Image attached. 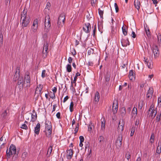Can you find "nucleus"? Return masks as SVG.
Wrapping results in <instances>:
<instances>
[{"mask_svg":"<svg viewBox=\"0 0 161 161\" xmlns=\"http://www.w3.org/2000/svg\"><path fill=\"white\" fill-rule=\"evenodd\" d=\"M55 93H53L51 95H50V97L53 99H54L55 98Z\"/></svg>","mask_w":161,"mask_h":161,"instance_id":"50","label":"nucleus"},{"mask_svg":"<svg viewBox=\"0 0 161 161\" xmlns=\"http://www.w3.org/2000/svg\"><path fill=\"white\" fill-rule=\"evenodd\" d=\"M122 28L123 34L125 36H126L127 34V28L126 26L123 25Z\"/></svg>","mask_w":161,"mask_h":161,"instance_id":"25","label":"nucleus"},{"mask_svg":"<svg viewBox=\"0 0 161 161\" xmlns=\"http://www.w3.org/2000/svg\"><path fill=\"white\" fill-rule=\"evenodd\" d=\"M91 25L89 23L85 24L83 25V29L86 33L89 32L91 30Z\"/></svg>","mask_w":161,"mask_h":161,"instance_id":"12","label":"nucleus"},{"mask_svg":"<svg viewBox=\"0 0 161 161\" xmlns=\"http://www.w3.org/2000/svg\"><path fill=\"white\" fill-rule=\"evenodd\" d=\"M51 26L50 19L49 16L48 15H47L45 19V29L47 32L50 29Z\"/></svg>","mask_w":161,"mask_h":161,"instance_id":"5","label":"nucleus"},{"mask_svg":"<svg viewBox=\"0 0 161 161\" xmlns=\"http://www.w3.org/2000/svg\"><path fill=\"white\" fill-rule=\"evenodd\" d=\"M124 123L122 122L121 123V121H119V125L118 128V131L119 132H121L124 129Z\"/></svg>","mask_w":161,"mask_h":161,"instance_id":"15","label":"nucleus"},{"mask_svg":"<svg viewBox=\"0 0 161 161\" xmlns=\"http://www.w3.org/2000/svg\"><path fill=\"white\" fill-rule=\"evenodd\" d=\"M65 19V15L64 14H61L58 19L57 25L58 27L63 26L64 24Z\"/></svg>","mask_w":161,"mask_h":161,"instance_id":"6","label":"nucleus"},{"mask_svg":"<svg viewBox=\"0 0 161 161\" xmlns=\"http://www.w3.org/2000/svg\"><path fill=\"white\" fill-rule=\"evenodd\" d=\"M27 155V153L26 152L23 153L22 154V158H25Z\"/></svg>","mask_w":161,"mask_h":161,"instance_id":"49","label":"nucleus"},{"mask_svg":"<svg viewBox=\"0 0 161 161\" xmlns=\"http://www.w3.org/2000/svg\"><path fill=\"white\" fill-rule=\"evenodd\" d=\"M52 91H53V93H55L57 91V88L56 87H54L52 88Z\"/></svg>","mask_w":161,"mask_h":161,"instance_id":"51","label":"nucleus"},{"mask_svg":"<svg viewBox=\"0 0 161 161\" xmlns=\"http://www.w3.org/2000/svg\"><path fill=\"white\" fill-rule=\"evenodd\" d=\"M125 158L129 160L130 158V153L129 152H127L125 155Z\"/></svg>","mask_w":161,"mask_h":161,"instance_id":"42","label":"nucleus"},{"mask_svg":"<svg viewBox=\"0 0 161 161\" xmlns=\"http://www.w3.org/2000/svg\"><path fill=\"white\" fill-rule=\"evenodd\" d=\"M56 117H57L58 118V119H59L60 118V112H58L56 115Z\"/></svg>","mask_w":161,"mask_h":161,"instance_id":"63","label":"nucleus"},{"mask_svg":"<svg viewBox=\"0 0 161 161\" xmlns=\"http://www.w3.org/2000/svg\"><path fill=\"white\" fill-rule=\"evenodd\" d=\"M30 21L29 17L27 16V11L25 9L21 14V23L23 27H27Z\"/></svg>","mask_w":161,"mask_h":161,"instance_id":"1","label":"nucleus"},{"mask_svg":"<svg viewBox=\"0 0 161 161\" xmlns=\"http://www.w3.org/2000/svg\"><path fill=\"white\" fill-rule=\"evenodd\" d=\"M67 71H68V72H70V64H67Z\"/></svg>","mask_w":161,"mask_h":161,"instance_id":"48","label":"nucleus"},{"mask_svg":"<svg viewBox=\"0 0 161 161\" xmlns=\"http://www.w3.org/2000/svg\"><path fill=\"white\" fill-rule=\"evenodd\" d=\"M18 84L19 85L22 84V86H24V80L22 77H20L18 80Z\"/></svg>","mask_w":161,"mask_h":161,"instance_id":"26","label":"nucleus"},{"mask_svg":"<svg viewBox=\"0 0 161 161\" xmlns=\"http://www.w3.org/2000/svg\"><path fill=\"white\" fill-rule=\"evenodd\" d=\"M101 129L102 130H104L105 126V120L104 118H103L101 119Z\"/></svg>","mask_w":161,"mask_h":161,"instance_id":"19","label":"nucleus"},{"mask_svg":"<svg viewBox=\"0 0 161 161\" xmlns=\"http://www.w3.org/2000/svg\"><path fill=\"white\" fill-rule=\"evenodd\" d=\"M145 64H147V62L148 61H150V60H148L147 58L146 57H144L143 60Z\"/></svg>","mask_w":161,"mask_h":161,"instance_id":"57","label":"nucleus"},{"mask_svg":"<svg viewBox=\"0 0 161 161\" xmlns=\"http://www.w3.org/2000/svg\"><path fill=\"white\" fill-rule=\"evenodd\" d=\"M110 75L108 73H107L105 76V80L106 82H108L110 80Z\"/></svg>","mask_w":161,"mask_h":161,"instance_id":"35","label":"nucleus"},{"mask_svg":"<svg viewBox=\"0 0 161 161\" xmlns=\"http://www.w3.org/2000/svg\"><path fill=\"white\" fill-rule=\"evenodd\" d=\"M57 107L56 104H54L53 105V110L52 112L54 111L55 110L56 108Z\"/></svg>","mask_w":161,"mask_h":161,"instance_id":"61","label":"nucleus"},{"mask_svg":"<svg viewBox=\"0 0 161 161\" xmlns=\"http://www.w3.org/2000/svg\"><path fill=\"white\" fill-rule=\"evenodd\" d=\"M20 72V70L19 68H17L16 69L15 73L14 76V79L15 81H16L18 80L19 78L20 77L19 76V73Z\"/></svg>","mask_w":161,"mask_h":161,"instance_id":"13","label":"nucleus"},{"mask_svg":"<svg viewBox=\"0 0 161 161\" xmlns=\"http://www.w3.org/2000/svg\"><path fill=\"white\" fill-rule=\"evenodd\" d=\"M154 54V57L155 58H158L159 56V53L158 48L157 46H153L152 48Z\"/></svg>","mask_w":161,"mask_h":161,"instance_id":"9","label":"nucleus"},{"mask_svg":"<svg viewBox=\"0 0 161 161\" xmlns=\"http://www.w3.org/2000/svg\"><path fill=\"white\" fill-rule=\"evenodd\" d=\"M97 0H92L91 3L92 6L94 5L95 4L97 3Z\"/></svg>","mask_w":161,"mask_h":161,"instance_id":"53","label":"nucleus"},{"mask_svg":"<svg viewBox=\"0 0 161 161\" xmlns=\"http://www.w3.org/2000/svg\"><path fill=\"white\" fill-rule=\"evenodd\" d=\"M40 128V124L38 123L35 127L34 132L36 134L38 135L39 133Z\"/></svg>","mask_w":161,"mask_h":161,"instance_id":"21","label":"nucleus"},{"mask_svg":"<svg viewBox=\"0 0 161 161\" xmlns=\"http://www.w3.org/2000/svg\"><path fill=\"white\" fill-rule=\"evenodd\" d=\"M80 141L81 142H84V139L83 136H80Z\"/></svg>","mask_w":161,"mask_h":161,"instance_id":"52","label":"nucleus"},{"mask_svg":"<svg viewBox=\"0 0 161 161\" xmlns=\"http://www.w3.org/2000/svg\"><path fill=\"white\" fill-rule=\"evenodd\" d=\"M149 111L150 112V116L152 118H153L155 116L157 113V110L156 108L154 109V106L153 105H152L150 106Z\"/></svg>","mask_w":161,"mask_h":161,"instance_id":"8","label":"nucleus"},{"mask_svg":"<svg viewBox=\"0 0 161 161\" xmlns=\"http://www.w3.org/2000/svg\"><path fill=\"white\" fill-rule=\"evenodd\" d=\"M43 88V86L42 85L40 84L37 87L36 90V92L38 94H41Z\"/></svg>","mask_w":161,"mask_h":161,"instance_id":"20","label":"nucleus"},{"mask_svg":"<svg viewBox=\"0 0 161 161\" xmlns=\"http://www.w3.org/2000/svg\"><path fill=\"white\" fill-rule=\"evenodd\" d=\"M31 85V82L30 73L26 72L24 76V87L28 89L30 87Z\"/></svg>","mask_w":161,"mask_h":161,"instance_id":"2","label":"nucleus"},{"mask_svg":"<svg viewBox=\"0 0 161 161\" xmlns=\"http://www.w3.org/2000/svg\"><path fill=\"white\" fill-rule=\"evenodd\" d=\"M118 102L117 100H114L113 104L112 111L114 114L117 113L118 109Z\"/></svg>","mask_w":161,"mask_h":161,"instance_id":"11","label":"nucleus"},{"mask_svg":"<svg viewBox=\"0 0 161 161\" xmlns=\"http://www.w3.org/2000/svg\"><path fill=\"white\" fill-rule=\"evenodd\" d=\"M66 157L68 159H70V150H68L67 151Z\"/></svg>","mask_w":161,"mask_h":161,"instance_id":"38","label":"nucleus"},{"mask_svg":"<svg viewBox=\"0 0 161 161\" xmlns=\"http://www.w3.org/2000/svg\"><path fill=\"white\" fill-rule=\"evenodd\" d=\"M158 103H160V104L161 105V95L158 98Z\"/></svg>","mask_w":161,"mask_h":161,"instance_id":"59","label":"nucleus"},{"mask_svg":"<svg viewBox=\"0 0 161 161\" xmlns=\"http://www.w3.org/2000/svg\"><path fill=\"white\" fill-rule=\"evenodd\" d=\"M6 143V139L4 138V137L2 136L0 139V144L1 145H4Z\"/></svg>","mask_w":161,"mask_h":161,"instance_id":"28","label":"nucleus"},{"mask_svg":"<svg viewBox=\"0 0 161 161\" xmlns=\"http://www.w3.org/2000/svg\"><path fill=\"white\" fill-rule=\"evenodd\" d=\"M161 116L158 114L156 116V122H158L160 119Z\"/></svg>","mask_w":161,"mask_h":161,"instance_id":"46","label":"nucleus"},{"mask_svg":"<svg viewBox=\"0 0 161 161\" xmlns=\"http://www.w3.org/2000/svg\"><path fill=\"white\" fill-rule=\"evenodd\" d=\"M121 43L122 46L123 47H126L127 45H129L130 44V42L128 39L126 40H122L121 41Z\"/></svg>","mask_w":161,"mask_h":161,"instance_id":"16","label":"nucleus"},{"mask_svg":"<svg viewBox=\"0 0 161 161\" xmlns=\"http://www.w3.org/2000/svg\"><path fill=\"white\" fill-rule=\"evenodd\" d=\"M103 137L102 136H100L99 137L98 140L100 142H101L103 140Z\"/></svg>","mask_w":161,"mask_h":161,"instance_id":"58","label":"nucleus"},{"mask_svg":"<svg viewBox=\"0 0 161 161\" xmlns=\"http://www.w3.org/2000/svg\"><path fill=\"white\" fill-rule=\"evenodd\" d=\"M69 98V97L68 96H66L64 98V99L63 100V102L64 103L66 101H67L68 100V99Z\"/></svg>","mask_w":161,"mask_h":161,"instance_id":"56","label":"nucleus"},{"mask_svg":"<svg viewBox=\"0 0 161 161\" xmlns=\"http://www.w3.org/2000/svg\"><path fill=\"white\" fill-rule=\"evenodd\" d=\"M52 126L50 122L48 121L45 123V132L47 136L49 138L51 136L52 133Z\"/></svg>","mask_w":161,"mask_h":161,"instance_id":"3","label":"nucleus"},{"mask_svg":"<svg viewBox=\"0 0 161 161\" xmlns=\"http://www.w3.org/2000/svg\"><path fill=\"white\" fill-rule=\"evenodd\" d=\"M53 146L51 145L48 148L47 152V154L50 155L52 152L53 149Z\"/></svg>","mask_w":161,"mask_h":161,"instance_id":"33","label":"nucleus"},{"mask_svg":"<svg viewBox=\"0 0 161 161\" xmlns=\"http://www.w3.org/2000/svg\"><path fill=\"white\" fill-rule=\"evenodd\" d=\"M137 111L136 108L134 107L132 111L131 115L132 117H135L137 114Z\"/></svg>","mask_w":161,"mask_h":161,"instance_id":"23","label":"nucleus"},{"mask_svg":"<svg viewBox=\"0 0 161 161\" xmlns=\"http://www.w3.org/2000/svg\"><path fill=\"white\" fill-rule=\"evenodd\" d=\"M79 124L78 123L76 124H75V125H74V127H73V128L75 129V133L76 134L77 131H78L79 129Z\"/></svg>","mask_w":161,"mask_h":161,"instance_id":"29","label":"nucleus"},{"mask_svg":"<svg viewBox=\"0 0 161 161\" xmlns=\"http://www.w3.org/2000/svg\"><path fill=\"white\" fill-rule=\"evenodd\" d=\"M48 43L47 42H46L44 44L42 52V57L44 58L47 57L48 53Z\"/></svg>","mask_w":161,"mask_h":161,"instance_id":"7","label":"nucleus"},{"mask_svg":"<svg viewBox=\"0 0 161 161\" xmlns=\"http://www.w3.org/2000/svg\"><path fill=\"white\" fill-rule=\"evenodd\" d=\"M93 50L92 49L88 50L87 52L88 54L89 55H90L91 53H93Z\"/></svg>","mask_w":161,"mask_h":161,"instance_id":"55","label":"nucleus"},{"mask_svg":"<svg viewBox=\"0 0 161 161\" xmlns=\"http://www.w3.org/2000/svg\"><path fill=\"white\" fill-rule=\"evenodd\" d=\"M51 7V4L49 2H47V3L46 7L45 8V10L47 12H48L49 11Z\"/></svg>","mask_w":161,"mask_h":161,"instance_id":"27","label":"nucleus"},{"mask_svg":"<svg viewBox=\"0 0 161 161\" xmlns=\"http://www.w3.org/2000/svg\"><path fill=\"white\" fill-rule=\"evenodd\" d=\"M158 39V41H161V35L160 34H158V35L157 36Z\"/></svg>","mask_w":161,"mask_h":161,"instance_id":"60","label":"nucleus"},{"mask_svg":"<svg viewBox=\"0 0 161 161\" xmlns=\"http://www.w3.org/2000/svg\"><path fill=\"white\" fill-rule=\"evenodd\" d=\"M152 62L151 60H150V61H148L147 62V64H147L148 66V67L149 68L152 69L153 68V65L152 64Z\"/></svg>","mask_w":161,"mask_h":161,"instance_id":"31","label":"nucleus"},{"mask_svg":"<svg viewBox=\"0 0 161 161\" xmlns=\"http://www.w3.org/2000/svg\"><path fill=\"white\" fill-rule=\"evenodd\" d=\"M38 26H32L31 27V31L32 32L35 33L37 31Z\"/></svg>","mask_w":161,"mask_h":161,"instance_id":"34","label":"nucleus"},{"mask_svg":"<svg viewBox=\"0 0 161 161\" xmlns=\"http://www.w3.org/2000/svg\"><path fill=\"white\" fill-rule=\"evenodd\" d=\"M135 131V128L134 127H132L131 130V133L130 134V136H133L134 132Z\"/></svg>","mask_w":161,"mask_h":161,"instance_id":"43","label":"nucleus"},{"mask_svg":"<svg viewBox=\"0 0 161 161\" xmlns=\"http://www.w3.org/2000/svg\"><path fill=\"white\" fill-rule=\"evenodd\" d=\"M98 13L100 16V18L103 19V11L101 10L100 8L98 9Z\"/></svg>","mask_w":161,"mask_h":161,"instance_id":"37","label":"nucleus"},{"mask_svg":"<svg viewBox=\"0 0 161 161\" xmlns=\"http://www.w3.org/2000/svg\"><path fill=\"white\" fill-rule=\"evenodd\" d=\"M38 21L37 19H35L33 22V23L32 26H38Z\"/></svg>","mask_w":161,"mask_h":161,"instance_id":"40","label":"nucleus"},{"mask_svg":"<svg viewBox=\"0 0 161 161\" xmlns=\"http://www.w3.org/2000/svg\"><path fill=\"white\" fill-rule=\"evenodd\" d=\"M129 77L130 80H132L135 79V74L132 70H130Z\"/></svg>","mask_w":161,"mask_h":161,"instance_id":"17","label":"nucleus"},{"mask_svg":"<svg viewBox=\"0 0 161 161\" xmlns=\"http://www.w3.org/2000/svg\"><path fill=\"white\" fill-rule=\"evenodd\" d=\"M154 134H152L151 136L150 139L154 140Z\"/></svg>","mask_w":161,"mask_h":161,"instance_id":"64","label":"nucleus"},{"mask_svg":"<svg viewBox=\"0 0 161 161\" xmlns=\"http://www.w3.org/2000/svg\"><path fill=\"white\" fill-rule=\"evenodd\" d=\"M134 5L135 8L139 10L140 8L141 5L140 2L139 0H135L134 2Z\"/></svg>","mask_w":161,"mask_h":161,"instance_id":"22","label":"nucleus"},{"mask_svg":"<svg viewBox=\"0 0 161 161\" xmlns=\"http://www.w3.org/2000/svg\"><path fill=\"white\" fill-rule=\"evenodd\" d=\"M153 93V88L150 87L147 91L146 95V97L148 98H152Z\"/></svg>","mask_w":161,"mask_h":161,"instance_id":"14","label":"nucleus"},{"mask_svg":"<svg viewBox=\"0 0 161 161\" xmlns=\"http://www.w3.org/2000/svg\"><path fill=\"white\" fill-rule=\"evenodd\" d=\"M143 101L142 100H141L139 101L138 104V108L141 109L143 107Z\"/></svg>","mask_w":161,"mask_h":161,"instance_id":"39","label":"nucleus"},{"mask_svg":"<svg viewBox=\"0 0 161 161\" xmlns=\"http://www.w3.org/2000/svg\"><path fill=\"white\" fill-rule=\"evenodd\" d=\"M146 33L147 35L148 36H149L150 35V33L149 30V29H148L147 30V31L146 30Z\"/></svg>","mask_w":161,"mask_h":161,"instance_id":"62","label":"nucleus"},{"mask_svg":"<svg viewBox=\"0 0 161 161\" xmlns=\"http://www.w3.org/2000/svg\"><path fill=\"white\" fill-rule=\"evenodd\" d=\"M21 127L22 129H25V130H26L28 128V127H27V126L26 125V124H23L22 125Z\"/></svg>","mask_w":161,"mask_h":161,"instance_id":"47","label":"nucleus"},{"mask_svg":"<svg viewBox=\"0 0 161 161\" xmlns=\"http://www.w3.org/2000/svg\"><path fill=\"white\" fill-rule=\"evenodd\" d=\"M3 36L2 33L0 32V47L2 45L3 41Z\"/></svg>","mask_w":161,"mask_h":161,"instance_id":"32","label":"nucleus"},{"mask_svg":"<svg viewBox=\"0 0 161 161\" xmlns=\"http://www.w3.org/2000/svg\"><path fill=\"white\" fill-rule=\"evenodd\" d=\"M131 36L133 38H135L136 37V35L134 31L132 32V34H131Z\"/></svg>","mask_w":161,"mask_h":161,"instance_id":"54","label":"nucleus"},{"mask_svg":"<svg viewBox=\"0 0 161 161\" xmlns=\"http://www.w3.org/2000/svg\"><path fill=\"white\" fill-rule=\"evenodd\" d=\"M122 135L119 134L118 136L116 143V146L118 147H120L122 145Z\"/></svg>","mask_w":161,"mask_h":161,"instance_id":"10","label":"nucleus"},{"mask_svg":"<svg viewBox=\"0 0 161 161\" xmlns=\"http://www.w3.org/2000/svg\"><path fill=\"white\" fill-rule=\"evenodd\" d=\"M161 152V143H158V146L157 150L156 153H160Z\"/></svg>","mask_w":161,"mask_h":161,"instance_id":"30","label":"nucleus"},{"mask_svg":"<svg viewBox=\"0 0 161 161\" xmlns=\"http://www.w3.org/2000/svg\"><path fill=\"white\" fill-rule=\"evenodd\" d=\"M16 152V148L15 146L12 144L10 146L9 149L6 151V153L8 158H10L11 156L15 154Z\"/></svg>","mask_w":161,"mask_h":161,"instance_id":"4","label":"nucleus"},{"mask_svg":"<svg viewBox=\"0 0 161 161\" xmlns=\"http://www.w3.org/2000/svg\"><path fill=\"white\" fill-rule=\"evenodd\" d=\"M46 70H43L42 71V78H44L46 76Z\"/></svg>","mask_w":161,"mask_h":161,"instance_id":"44","label":"nucleus"},{"mask_svg":"<svg viewBox=\"0 0 161 161\" xmlns=\"http://www.w3.org/2000/svg\"><path fill=\"white\" fill-rule=\"evenodd\" d=\"M114 7L115 9L116 12H118L119 11V8L117 4L116 3H114Z\"/></svg>","mask_w":161,"mask_h":161,"instance_id":"45","label":"nucleus"},{"mask_svg":"<svg viewBox=\"0 0 161 161\" xmlns=\"http://www.w3.org/2000/svg\"><path fill=\"white\" fill-rule=\"evenodd\" d=\"M34 114H32L31 115V121L32 122H34L36 120L37 118V115L36 112H35V111H33Z\"/></svg>","mask_w":161,"mask_h":161,"instance_id":"24","label":"nucleus"},{"mask_svg":"<svg viewBox=\"0 0 161 161\" xmlns=\"http://www.w3.org/2000/svg\"><path fill=\"white\" fill-rule=\"evenodd\" d=\"M100 98V95L99 93L98 92H96L95 93V98L94 102L95 104H97V102L99 101Z\"/></svg>","mask_w":161,"mask_h":161,"instance_id":"18","label":"nucleus"},{"mask_svg":"<svg viewBox=\"0 0 161 161\" xmlns=\"http://www.w3.org/2000/svg\"><path fill=\"white\" fill-rule=\"evenodd\" d=\"M7 111L6 110H4L3 112L1 114V116L3 118H5L7 116Z\"/></svg>","mask_w":161,"mask_h":161,"instance_id":"36","label":"nucleus"},{"mask_svg":"<svg viewBox=\"0 0 161 161\" xmlns=\"http://www.w3.org/2000/svg\"><path fill=\"white\" fill-rule=\"evenodd\" d=\"M116 32V29L115 28H114L113 27H112L111 32L112 34H115Z\"/></svg>","mask_w":161,"mask_h":161,"instance_id":"41","label":"nucleus"}]
</instances>
